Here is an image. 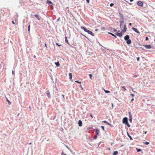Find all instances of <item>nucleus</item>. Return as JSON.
Segmentation results:
<instances>
[{"mask_svg": "<svg viewBox=\"0 0 155 155\" xmlns=\"http://www.w3.org/2000/svg\"><path fill=\"white\" fill-rule=\"evenodd\" d=\"M114 5V4L112 3H111L110 4V7H112Z\"/></svg>", "mask_w": 155, "mask_h": 155, "instance_id": "obj_35", "label": "nucleus"}, {"mask_svg": "<svg viewBox=\"0 0 155 155\" xmlns=\"http://www.w3.org/2000/svg\"><path fill=\"white\" fill-rule=\"evenodd\" d=\"M78 124L79 126L81 127L82 126V122L81 120H79L78 122Z\"/></svg>", "mask_w": 155, "mask_h": 155, "instance_id": "obj_9", "label": "nucleus"}, {"mask_svg": "<svg viewBox=\"0 0 155 155\" xmlns=\"http://www.w3.org/2000/svg\"><path fill=\"white\" fill-rule=\"evenodd\" d=\"M75 82H78V83H81V82H80V81H75Z\"/></svg>", "mask_w": 155, "mask_h": 155, "instance_id": "obj_40", "label": "nucleus"}, {"mask_svg": "<svg viewBox=\"0 0 155 155\" xmlns=\"http://www.w3.org/2000/svg\"><path fill=\"white\" fill-rule=\"evenodd\" d=\"M112 107H113V104H112Z\"/></svg>", "mask_w": 155, "mask_h": 155, "instance_id": "obj_62", "label": "nucleus"}, {"mask_svg": "<svg viewBox=\"0 0 155 155\" xmlns=\"http://www.w3.org/2000/svg\"><path fill=\"white\" fill-rule=\"evenodd\" d=\"M130 38V37L129 35H127L124 37V40L126 41V43L127 44L130 45L131 43V40Z\"/></svg>", "mask_w": 155, "mask_h": 155, "instance_id": "obj_1", "label": "nucleus"}, {"mask_svg": "<svg viewBox=\"0 0 155 155\" xmlns=\"http://www.w3.org/2000/svg\"><path fill=\"white\" fill-rule=\"evenodd\" d=\"M12 73L13 74H14V73L13 71H12Z\"/></svg>", "mask_w": 155, "mask_h": 155, "instance_id": "obj_55", "label": "nucleus"}, {"mask_svg": "<svg viewBox=\"0 0 155 155\" xmlns=\"http://www.w3.org/2000/svg\"><path fill=\"white\" fill-rule=\"evenodd\" d=\"M66 147H67V148L69 149V148L67 146H66Z\"/></svg>", "mask_w": 155, "mask_h": 155, "instance_id": "obj_63", "label": "nucleus"}, {"mask_svg": "<svg viewBox=\"0 0 155 155\" xmlns=\"http://www.w3.org/2000/svg\"><path fill=\"white\" fill-rule=\"evenodd\" d=\"M90 116L91 117H93V116L91 114H90Z\"/></svg>", "mask_w": 155, "mask_h": 155, "instance_id": "obj_52", "label": "nucleus"}, {"mask_svg": "<svg viewBox=\"0 0 155 155\" xmlns=\"http://www.w3.org/2000/svg\"><path fill=\"white\" fill-rule=\"evenodd\" d=\"M122 32L121 31L120 33H117L116 34V35L119 37H121L122 36Z\"/></svg>", "mask_w": 155, "mask_h": 155, "instance_id": "obj_8", "label": "nucleus"}, {"mask_svg": "<svg viewBox=\"0 0 155 155\" xmlns=\"http://www.w3.org/2000/svg\"><path fill=\"white\" fill-rule=\"evenodd\" d=\"M120 21H124V18H120Z\"/></svg>", "mask_w": 155, "mask_h": 155, "instance_id": "obj_33", "label": "nucleus"}, {"mask_svg": "<svg viewBox=\"0 0 155 155\" xmlns=\"http://www.w3.org/2000/svg\"><path fill=\"white\" fill-rule=\"evenodd\" d=\"M118 153V152L117 151H114L113 153V155H116Z\"/></svg>", "mask_w": 155, "mask_h": 155, "instance_id": "obj_16", "label": "nucleus"}, {"mask_svg": "<svg viewBox=\"0 0 155 155\" xmlns=\"http://www.w3.org/2000/svg\"><path fill=\"white\" fill-rule=\"evenodd\" d=\"M45 47L47 48V45L46 43H45Z\"/></svg>", "mask_w": 155, "mask_h": 155, "instance_id": "obj_57", "label": "nucleus"}, {"mask_svg": "<svg viewBox=\"0 0 155 155\" xmlns=\"http://www.w3.org/2000/svg\"><path fill=\"white\" fill-rule=\"evenodd\" d=\"M30 25H29L28 26V31L29 32L30 31Z\"/></svg>", "mask_w": 155, "mask_h": 155, "instance_id": "obj_25", "label": "nucleus"}, {"mask_svg": "<svg viewBox=\"0 0 155 155\" xmlns=\"http://www.w3.org/2000/svg\"><path fill=\"white\" fill-rule=\"evenodd\" d=\"M89 0H86V1L87 2L89 3Z\"/></svg>", "mask_w": 155, "mask_h": 155, "instance_id": "obj_49", "label": "nucleus"}, {"mask_svg": "<svg viewBox=\"0 0 155 155\" xmlns=\"http://www.w3.org/2000/svg\"><path fill=\"white\" fill-rule=\"evenodd\" d=\"M128 122V119L127 117H124L123 120V123L125 124Z\"/></svg>", "mask_w": 155, "mask_h": 155, "instance_id": "obj_2", "label": "nucleus"}, {"mask_svg": "<svg viewBox=\"0 0 155 155\" xmlns=\"http://www.w3.org/2000/svg\"><path fill=\"white\" fill-rule=\"evenodd\" d=\"M50 8H51V9H53L54 7H53V6L52 5H51V7H50Z\"/></svg>", "mask_w": 155, "mask_h": 155, "instance_id": "obj_36", "label": "nucleus"}, {"mask_svg": "<svg viewBox=\"0 0 155 155\" xmlns=\"http://www.w3.org/2000/svg\"><path fill=\"white\" fill-rule=\"evenodd\" d=\"M131 95L132 97H134V95L133 94H130Z\"/></svg>", "mask_w": 155, "mask_h": 155, "instance_id": "obj_43", "label": "nucleus"}, {"mask_svg": "<svg viewBox=\"0 0 155 155\" xmlns=\"http://www.w3.org/2000/svg\"><path fill=\"white\" fill-rule=\"evenodd\" d=\"M89 75L90 78L91 79H92V75L91 74H89Z\"/></svg>", "mask_w": 155, "mask_h": 155, "instance_id": "obj_26", "label": "nucleus"}, {"mask_svg": "<svg viewBox=\"0 0 155 155\" xmlns=\"http://www.w3.org/2000/svg\"><path fill=\"white\" fill-rule=\"evenodd\" d=\"M120 14V18H124V17H123V15L122 14Z\"/></svg>", "mask_w": 155, "mask_h": 155, "instance_id": "obj_22", "label": "nucleus"}, {"mask_svg": "<svg viewBox=\"0 0 155 155\" xmlns=\"http://www.w3.org/2000/svg\"><path fill=\"white\" fill-rule=\"evenodd\" d=\"M98 31V29H96L95 30V31Z\"/></svg>", "mask_w": 155, "mask_h": 155, "instance_id": "obj_51", "label": "nucleus"}, {"mask_svg": "<svg viewBox=\"0 0 155 155\" xmlns=\"http://www.w3.org/2000/svg\"><path fill=\"white\" fill-rule=\"evenodd\" d=\"M65 42L68 44H69V43L68 42V41L67 39V37H65Z\"/></svg>", "mask_w": 155, "mask_h": 155, "instance_id": "obj_15", "label": "nucleus"}, {"mask_svg": "<svg viewBox=\"0 0 155 155\" xmlns=\"http://www.w3.org/2000/svg\"><path fill=\"white\" fill-rule=\"evenodd\" d=\"M46 2H47V3L48 4V3H49L48 0H47Z\"/></svg>", "mask_w": 155, "mask_h": 155, "instance_id": "obj_54", "label": "nucleus"}, {"mask_svg": "<svg viewBox=\"0 0 155 155\" xmlns=\"http://www.w3.org/2000/svg\"><path fill=\"white\" fill-rule=\"evenodd\" d=\"M139 59H140V58L139 57H138L137 58V61H139Z\"/></svg>", "mask_w": 155, "mask_h": 155, "instance_id": "obj_44", "label": "nucleus"}, {"mask_svg": "<svg viewBox=\"0 0 155 155\" xmlns=\"http://www.w3.org/2000/svg\"><path fill=\"white\" fill-rule=\"evenodd\" d=\"M101 29L102 30H105V28L104 27H102L101 28Z\"/></svg>", "mask_w": 155, "mask_h": 155, "instance_id": "obj_28", "label": "nucleus"}, {"mask_svg": "<svg viewBox=\"0 0 155 155\" xmlns=\"http://www.w3.org/2000/svg\"><path fill=\"white\" fill-rule=\"evenodd\" d=\"M61 155H67L66 154L64 153L63 152H62V153L61 154Z\"/></svg>", "mask_w": 155, "mask_h": 155, "instance_id": "obj_37", "label": "nucleus"}, {"mask_svg": "<svg viewBox=\"0 0 155 155\" xmlns=\"http://www.w3.org/2000/svg\"><path fill=\"white\" fill-rule=\"evenodd\" d=\"M132 117H129V121L131 123L132 121Z\"/></svg>", "mask_w": 155, "mask_h": 155, "instance_id": "obj_20", "label": "nucleus"}, {"mask_svg": "<svg viewBox=\"0 0 155 155\" xmlns=\"http://www.w3.org/2000/svg\"><path fill=\"white\" fill-rule=\"evenodd\" d=\"M108 149L109 150H110V148H108Z\"/></svg>", "mask_w": 155, "mask_h": 155, "instance_id": "obj_61", "label": "nucleus"}, {"mask_svg": "<svg viewBox=\"0 0 155 155\" xmlns=\"http://www.w3.org/2000/svg\"><path fill=\"white\" fill-rule=\"evenodd\" d=\"M69 78L70 79H71L72 78V74L71 73L69 74Z\"/></svg>", "mask_w": 155, "mask_h": 155, "instance_id": "obj_17", "label": "nucleus"}, {"mask_svg": "<svg viewBox=\"0 0 155 155\" xmlns=\"http://www.w3.org/2000/svg\"><path fill=\"white\" fill-rule=\"evenodd\" d=\"M102 122L103 123H106V124H107V122L106 121V120H104V121H102Z\"/></svg>", "mask_w": 155, "mask_h": 155, "instance_id": "obj_34", "label": "nucleus"}, {"mask_svg": "<svg viewBox=\"0 0 155 155\" xmlns=\"http://www.w3.org/2000/svg\"><path fill=\"white\" fill-rule=\"evenodd\" d=\"M144 143L147 145H148L149 144V143L148 142H146Z\"/></svg>", "mask_w": 155, "mask_h": 155, "instance_id": "obj_29", "label": "nucleus"}, {"mask_svg": "<svg viewBox=\"0 0 155 155\" xmlns=\"http://www.w3.org/2000/svg\"><path fill=\"white\" fill-rule=\"evenodd\" d=\"M127 136H128L130 138V139L131 140H133V139L131 136L130 135V134L127 133Z\"/></svg>", "mask_w": 155, "mask_h": 155, "instance_id": "obj_18", "label": "nucleus"}, {"mask_svg": "<svg viewBox=\"0 0 155 155\" xmlns=\"http://www.w3.org/2000/svg\"><path fill=\"white\" fill-rule=\"evenodd\" d=\"M95 130V134H96V135H97L99 134V130L97 129H96Z\"/></svg>", "mask_w": 155, "mask_h": 155, "instance_id": "obj_11", "label": "nucleus"}, {"mask_svg": "<svg viewBox=\"0 0 155 155\" xmlns=\"http://www.w3.org/2000/svg\"><path fill=\"white\" fill-rule=\"evenodd\" d=\"M107 124L111 126L110 124L108 122H107Z\"/></svg>", "mask_w": 155, "mask_h": 155, "instance_id": "obj_48", "label": "nucleus"}, {"mask_svg": "<svg viewBox=\"0 0 155 155\" xmlns=\"http://www.w3.org/2000/svg\"><path fill=\"white\" fill-rule=\"evenodd\" d=\"M134 0H130V2H132Z\"/></svg>", "mask_w": 155, "mask_h": 155, "instance_id": "obj_56", "label": "nucleus"}, {"mask_svg": "<svg viewBox=\"0 0 155 155\" xmlns=\"http://www.w3.org/2000/svg\"><path fill=\"white\" fill-rule=\"evenodd\" d=\"M122 87L124 89L125 91L126 90V89L125 88V86H122Z\"/></svg>", "mask_w": 155, "mask_h": 155, "instance_id": "obj_31", "label": "nucleus"}, {"mask_svg": "<svg viewBox=\"0 0 155 155\" xmlns=\"http://www.w3.org/2000/svg\"><path fill=\"white\" fill-rule=\"evenodd\" d=\"M97 135H95L94 136V139H97Z\"/></svg>", "mask_w": 155, "mask_h": 155, "instance_id": "obj_27", "label": "nucleus"}, {"mask_svg": "<svg viewBox=\"0 0 155 155\" xmlns=\"http://www.w3.org/2000/svg\"><path fill=\"white\" fill-rule=\"evenodd\" d=\"M148 39V38L147 37H146V38H145V40H146V41H147V40Z\"/></svg>", "mask_w": 155, "mask_h": 155, "instance_id": "obj_42", "label": "nucleus"}, {"mask_svg": "<svg viewBox=\"0 0 155 155\" xmlns=\"http://www.w3.org/2000/svg\"><path fill=\"white\" fill-rule=\"evenodd\" d=\"M6 101L8 102V104L9 105H10L11 104V102L8 100V99L6 98Z\"/></svg>", "mask_w": 155, "mask_h": 155, "instance_id": "obj_21", "label": "nucleus"}, {"mask_svg": "<svg viewBox=\"0 0 155 155\" xmlns=\"http://www.w3.org/2000/svg\"><path fill=\"white\" fill-rule=\"evenodd\" d=\"M137 4L138 6L141 7L143 6V3L141 1L138 2Z\"/></svg>", "mask_w": 155, "mask_h": 155, "instance_id": "obj_3", "label": "nucleus"}, {"mask_svg": "<svg viewBox=\"0 0 155 155\" xmlns=\"http://www.w3.org/2000/svg\"><path fill=\"white\" fill-rule=\"evenodd\" d=\"M62 96H63V97L64 98V95H62Z\"/></svg>", "mask_w": 155, "mask_h": 155, "instance_id": "obj_58", "label": "nucleus"}, {"mask_svg": "<svg viewBox=\"0 0 155 155\" xmlns=\"http://www.w3.org/2000/svg\"><path fill=\"white\" fill-rule=\"evenodd\" d=\"M134 101V99H133H133H131V101Z\"/></svg>", "mask_w": 155, "mask_h": 155, "instance_id": "obj_53", "label": "nucleus"}, {"mask_svg": "<svg viewBox=\"0 0 155 155\" xmlns=\"http://www.w3.org/2000/svg\"><path fill=\"white\" fill-rule=\"evenodd\" d=\"M112 29L114 30V31H116L117 30L114 28H112Z\"/></svg>", "mask_w": 155, "mask_h": 155, "instance_id": "obj_39", "label": "nucleus"}, {"mask_svg": "<svg viewBox=\"0 0 155 155\" xmlns=\"http://www.w3.org/2000/svg\"><path fill=\"white\" fill-rule=\"evenodd\" d=\"M147 131H145V132H144V134H146V133H147Z\"/></svg>", "mask_w": 155, "mask_h": 155, "instance_id": "obj_60", "label": "nucleus"}, {"mask_svg": "<svg viewBox=\"0 0 155 155\" xmlns=\"http://www.w3.org/2000/svg\"><path fill=\"white\" fill-rule=\"evenodd\" d=\"M53 4L52 2L51 1H49V4Z\"/></svg>", "mask_w": 155, "mask_h": 155, "instance_id": "obj_41", "label": "nucleus"}, {"mask_svg": "<svg viewBox=\"0 0 155 155\" xmlns=\"http://www.w3.org/2000/svg\"><path fill=\"white\" fill-rule=\"evenodd\" d=\"M137 152H140L141 151V149L136 148Z\"/></svg>", "mask_w": 155, "mask_h": 155, "instance_id": "obj_23", "label": "nucleus"}, {"mask_svg": "<svg viewBox=\"0 0 155 155\" xmlns=\"http://www.w3.org/2000/svg\"><path fill=\"white\" fill-rule=\"evenodd\" d=\"M132 29L134 31H135L136 32H137L138 34H140V32L138 31V30H137V29L136 28H132Z\"/></svg>", "mask_w": 155, "mask_h": 155, "instance_id": "obj_6", "label": "nucleus"}, {"mask_svg": "<svg viewBox=\"0 0 155 155\" xmlns=\"http://www.w3.org/2000/svg\"><path fill=\"white\" fill-rule=\"evenodd\" d=\"M124 21H120V24H122L124 23Z\"/></svg>", "mask_w": 155, "mask_h": 155, "instance_id": "obj_38", "label": "nucleus"}, {"mask_svg": "<svg viewBox=\"0 0 155 155\" xmlns=\"http://www.w3.org/2000/svg\"><path fill=\"white\" fill-rule=\"evenodd\" d=\"M81 28L84 31L86 32H87V31H88V30H87L86 28L84 27L81 26Z\"/></svg>", "mask_w": 155, "mask_h": 155, "instance_id": "obj_10", "label": "nucleus"}, {"mask_svg": "<svg viewBox=\"0 0 155 155\" xmlns=\"http://www.w3.org/2000/svg\"><path fill=\"white\" fill-rule=\"evenodd\" d=\"M129 25L130 26H131V25H132V24H131V23H129Z\"/></svg>", "mask_w": 155, "mask_h": 155, "instance_id": "obj_50", "label": "nucleus"}, {"mask_svg": "<svg viewBox=\"0 0 155 155\" xmlns=\"http://www.w3.org/2000/svg\"><path fill=\"white\" fill-rule=\"evenodd\" d=\"M31 143H29V145H31Z\"/></svg>", "mask_w": 155, "mask_h": 155, "instance_id": "obj_64", "label": "nucleus"}, {"mask_svg": "<svg viewBox=\"0 0 155 155\" xmlns=\"http://www.w3.org/2000/svg\"><path fill=\"white\" fill-rule=\"evenodd\" d=\"M87 32L89 34L91 35L92 36H94V34L91 31L88 30V31H87Z\"/></svg>", "mask_w": 155, "mask_h": 155, "instance_id": "obj_7", "label": "nucleus"}, {"mask_svg": "<svg viewBox=\"0 0 155 155\" xmlns=\"http://www.w3.org/2000/svg\"><path fill=\"white\" fill-rule=\"evenodd\" d=\"M56 44L57 45H58V46H61V45H59V44H58V43H56Z\"/></svg>", "mask_w": 155, "mask_h": 155, "instance_id": "obj_45", "label": "nucleus"}, {"mask_svg": "<svg viewBox=\"0 0 155 155\" xmlns=\"http://www.w3.org/2000/svg\"><path fill=\"white\" fill-rule=\"evenodd\" d=\"M104 90L106 93H110V91H109L106 90L104 89Z\"/></svg>", "mask_w": 155, "mask_h": 155, "instance_id": "obj_19", "label": "nucleus"}, {"mask_svg": "<svg viewBox=\"0 0 155 155\" xmlns=\"http://www.w3.org/2000/svg\"><path fill=\"white\" fill-rule=\"evenodd\" d=\"M129 117H132V116L131 115V113L130 112H129Z\"/></svg>", "mask_w": 155, "mask_h": 155, "instance_id": "obj_30", "label": "nucleus"}, {"mask_svg": "<svg viewBox=\"0 0 155 155\" xmlns=\"http://www.w3.org/2000/svg\"><path fill=\"white\" fill-rule=\"evenodd\" d=\"M127 31V27L126 25H124V29L122 30V32H125Z\"/></svg>", "mask_w": 155, "mask_h": 155, "instance_id": "obj_4", "label": "nucleus"}, {"mask_svg": "<svg viewBox=\"0 0 155 155\" xmlns=\"http://www.w3.org/2000/svg\"><path fill=\"white\" fill-rule=\"evenodd\" d=\"M125 124L128 127H130V125L129 124V123L128 122L126 124Z\"/></svg>", "mask_w": 155, "mask_h": 155, "instance_id": "obj_24", "label": "nucleus"}, {"mask_svg": "<svg viewBox=\"0 0 155 155\" xmlns=\"http://www.w3.org/2000/svg\"><path fill=\"white\" fill-rule=\"evenodd\" d=\"M143 46L147 49H150L151 48L150 45H144Z\"/></svg>", "mask_w": 155, "mask_h": 155, "instance_id": "obj_5", "label": "nucleus"}, {"mask_svg": "<svg viewBox=\"0 0 155 155\" xmlns=\"http://www.w3.org/2000/svg\"><path fill=\"white\" fill-rule=\"evenodd\" d=\"M122 25V24H120V27Z\"/></svg>", "mask_w": 155, "mask_h": 155, "instance_id": "obj_59", "label": "nucleus"}, {"mask_svg": "<svg viewBox=\"0 0 155 155\" xmlns=\"http://www.w3.org/2000/svg\"><path fill=\"white\" fill-rule=\"evenodd\" d=\"M108 33L111 35L113 36H114L115 38H117L116 36V35H114V34H113L111 33H110V32H108Z\"/></svg>", "mask_w": 155, "mask_h": 155, "instance_id": "obj_12", "label": "nucleus"}, {"mask_svg": "<svg viewBox=\"0 0 155 155\" xmlns=\"http://www.w3.org/2000/svg\"><path fill=\"white\" fill-rule=\"evenodd\" d=\"M12 24H13V25H15V22H14V21H12Z\"/></svg>", "mask_w": 155, "mask_h": 155, "instance_id": "obj_46", "label": "nucleus"}, {"mask_svg": "<svg viewBox=\"0 0 155 155\" xmlns=\"http://www.w3.org/2000/svg\"><path fill=\"white\" fill-rule=\"evenodd\" d=\"M101 128L103 130H104V126H102Z\"/></svg>", "mask_w": 155, "mask_h": 155, "instance_id": "obj_32", "label": "nucleus"}, {"mask_svg": "<svg viewBox=\"0 0 155 155\" xmlns=\"http://www.w3.org/2000/svg\"><path fill=\"white\" fill-rule=\"evenodd\" d=\"M35 16L38 20H40L38 15H37V14L35 15Z\"/></svg>", "mask_w": 155, "mask_h": 155, "instance_id": "obj_14", "label": "nucleus"}, {"mask_svg": "<svg viewBox=\"0 0 155 155\" xmlns=\"http://www.w3.org/2000/svg\"><path fill=\"white\" fill-rule=\"evenodd\" d=\"M60 20V18H58L57 20V21H59Z\"/></svg>", "mask_w": 155, "mask_h": 155, "instance_id": "obj_47", "label": "nucleus"}, {"mask_svg": "<svg viewBox=\"0 0 155 155\" xmlns=\"http://www.w3.org/2000/svg\"><path fill=\"white\" fill-rule=\"evenodd\" d=\"M55 64L57 67H58L60 65V64L58 62H55Z\"/></svg>", "mask_w": 155, "mask_h": 155, "instance_id": "obj_13", "label": "nucleus"}]
</instances>
